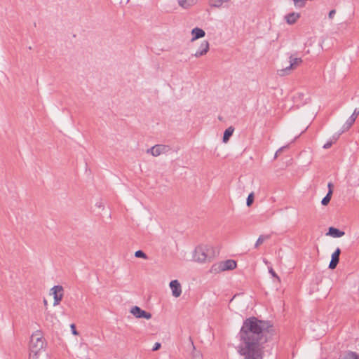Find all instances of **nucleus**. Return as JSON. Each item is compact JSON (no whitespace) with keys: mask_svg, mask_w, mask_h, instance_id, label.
Segmentation results:
<instances>
[{"mask_svg":"<svg viewBox=\"0 0 359 359\" xmlns=\"http://www.w3.org/2000/svg\"><path fill=\"white\" fill-rule=\"evenodd\" d=\"M273 323L256 317L246 318L239 332L241 341H267L274 334Z\"/></svg>","mask_w":359,"mask_h":359,"instance_id":"obj_1","label":"nucleus"},{"mask_svg":"<svg viewBox=\"0 0 359 359\" xmlns=\"http://www.w3.org/2000/svg\"><path fill=\"white\" fill-rule=\"evenodd\" d=\"M244 346H239V353L244 356V359H263L262 348L261 344L266 341H242Z\"/></svg>","mask_w":359,"mask_h":359,"instance_id":"obj_2","label":"nucleus"},{"mask_svg":"<svg viewBox=\"0 0 359 359\" xmlns=\"http://www.w3.org/2000/svg\"><path fill=\"white\" fill-rule=\"evenodd\" d=\"M45 346V340L40 331L34 332L30 339L29 345V359H38Z\"/></svg>","mask_w":359,"mask_h":359,"instance_id":"obj_3","label":"nucleus"},{"mask_svg":"<svg viewBox=\"0 0 359 359\" xmlns=\"http://www.w3.org/2000/svg\"><path fill=\"white\" fill-rule=\"evenodd\" d=\"M215 256V251L212 246L209 245H201L196 248L194 251V259L200 262L210 261Z\"/></svg>","mask_w":359,"mask_h":359,"instance_id":"obj_4","label":"nucleus"},{"mask_svg":"<svg viewBox=\"0 0 359 359\" xmlns=\"http://www.w3.org/2000/svg\"><path fill=\"white\" fill-rule=\"evenodd\" d=\"M289 59L290 65L286 67L285 68H283L278 71V74L280 76H285L286 74H289L291 70L296 69L303 62L302 58L293 57L292 55H290Z\"/></svg>","mask_w":359,"mask_h":359,"instance_id":"obj_5","label":"nucleus"},{"mask_svg":"<svg viewBox=\"0 0 359 359\" xmlns=\"http://www.w3.org/2000/svg\"><path fill=\"white\" fill-rule=\"evenodd\" d=\"M172 150L169 145L165 144H156L148 149L147 152L150 153L153 156H158L161 154L168 153Z\"/></svg>","mask_w":359,"mask_h":359,"instance_id":"obj_6","label":"nucleus"},{"mask_svg":"<svg viewBox=\"0 0 359 359\" xmlns=\"http://www.w3.org/2000/svg\"><path fill=\"white\" fill-rule=\"evenodd\" d=\"M130 313L137 318H145L149 320L151 318V314L144 310H142L137 306H134L130 309Z\"/></svg>","mask_w":359,"mask_h":359,"instance_id":"obj_7","label":"nucleus"},{"mask_svg":"<svg viewBox=\"0 0 359 359\" xmlns=\"http://www.w3.org/2000/svg\"><path fill=\"white\" fill-rule=\"evenodd\" d=\"M51 291L54 299L53 305H58L63 297V287L61 285H55L51 288Z\"/></svg>","mask_w":359,"mask_h":359,"instance_id":"obj_8","label":"nucleus"},{"mask_svg":"<svg viewBox=\"0 0 359 359\" xmlns=\"http://www.w3.org/2000/svg\"><path fill=\"white\" fill-rule=\"evenodd\" d=\"M359 114V111L357 109H355L353 113L349 116L346 123L342 126L341 130V133H344L345 131L349 130V128L353 126L357 116Z\"/></svg>","mask_w":359,"mask_h":359,"instance_id":"obj_9","label":"nucleus"},{"mask_svg":"<svg viewBox=\"0 0 359 359\" xmlns=\"http://www.w3.org/2000/svg\"><path fill=\"white\" fill-rule=\"evenodd\" d=\"M170 287L172 290V294L175 297H179L182 294V287L180 282L177 280H171Z\"/></svg>","mask_w":359,"mask_h":359,"instance_id":"obj_10","label":"nucleus"},{"mask_svg":"<svg viewBox=\"0 0 359 359\" xmlns=\"http://www.w3.org/2000/svg\"><path fill=\"white\" fill-rule=\"evenodd\" d=\"M209 49H210V44H209L208 41H203L201 43L198 50L192 55L196 57H200L201 56L206 55V53L208 52Z\"/></svg>","mask_w":359,"mask_h":359,"instance_id":"obj_11","label":"nucleus"},{"mask_svg":"<svg viewBox=\"0 0 359 359\" xmlns=\"http://www.w3.org/2000/svg\"><path fill=\"white\" fill-rule=\"evenodd\" d=\"M340 254H341V249L339 248H337L332 255L331 261L329 264V269H334L337 267V266L339 262Z\"/></svg>","mask_w":359,"mask_h":359,"instance_id":"obj_12","label":"nucleus"},{"mask_svg":"<svg viewBox=\"0 0 359 359\" xmlns=\"http://www.w3.org/2000/svg\"><path fill=\"white\" fill-rule=\"evenodd\" d=\"M191 35L192 39H191V41H194L196 39L204 37L205 35V32L201 28L195 27L191 30Z\"/></svg>","mask_w":359,"mask_h":359,"instance_id":"obj_13","label":"nucleus"},{"mask_svg":"<svg viewBox=\"0 0 359 359\" xmlns=\"http://www.w3.org/2000/svg\"><path fill=\"white\" fill-rule=\"evenodd\" d=\"M299 18L300 13L295 12L290 13L285 16V19L289 25L294 24Z\"/></svg>","mask_w":359,"mask_h":359,"instance_id":"obj_14","label":"nucleus"},{"mask_svg":"<svg viewBox=\"0 0 359 359\" xmlns=\"http://www.w3.org/2000/svg\"><path fill=\"white\" fill-rule=\"evenodd\" d=\"M345 234V232L339 230L335 227L331 226L328 229V232L327 235L330 236L333 238H339L343 236Z\"/></svg>","mask_w":359,"mask_h":359,"instance_id":"obj_15","label":"nucleus"},{"mask_svg":"<svg viewBox=\"0 0 359 359\" xmlns=\"http://www.w3.org/2000/svg\"><path fill=\"white\" fill-rule=\"evenodd\" d=\"M222 262L225 271L234 269L237 266L236 262L233 259H227L222 261Z\"/></svg>","mask_w":359,"mask_h":359,"instance_id":"obj_16","label":"nucleus"},{"mask_svg":"<svg viewBox=\"0 0 359 359\" xmlns=\"http://www.w3.org/2000/svg\"><path fill=\"white\" fill-rule=\"evenodd\" d=\"M224 271L225 270L224 268L222 261L219 262L218 263L214 264L210 269V272L213 273H218L219 272Z\"/></svg>","mask_w":359,"mask_h":359,"instance_id":"obj_17","label":"nucleus"},{"mask_svg":"<svg viewBox=\"0 0 359 359\" xmlns=\"http://www.w3.org/2000/svg\"><path fill=\"white\" fill-rule=\"evenodd\" d=\"M233 131L234 128L233 126H229L225 130L222 138L223 142L226 143L229 140V138L233 135Z\"/></svg>","mask_w":359,"mask_h":359,"instance_id":"obj_18","label":"nucleus"},{"mask_svg":"<svg viewBox=\"0 0 359 359\" xmlns=\"http://www.w3.org/2000/svg\"><path fill=\"white\" fill-rule=\"evenodd\" d=\"M339 359H359V355L355 352L348 351Z\"/></svg>","mask_w":359,"mask_h":359,"instance_id":"obj_19","label":"nucleus"},{"mask_svg":"<svg viewBox=\"0 0 359 359\" xmlns=\"http://www.w3.org/2000/svg\"><path fill=\"white\" fill-rule=\"evenodd\" d=\"M271 238L270 235H261L257 240L255 248H257L260 245H262L264 241L268 240Z\"/></svg>","mask_w":359,"mask_h":359,"instance_id":"obj_20","label":"nucleus"},{"mask_svg":"<svg viewBox=\"0 0 359 359\" xmlns=\"http://www.w3.org/2000/svg\"><path fill=\"white\" fill-rule=\"evenodd\" d=\"M209 6L213 8H219L223 5L222 0H209Z\"/></svg>","mask_w":359,"mask_h":359,"instance_id":"obj_21","label":"nucleus"},{"mask_svg":"<svg viewBox=\"0 0 359 359\" xmlns=\"http://www.w3.org/2000/svg\"><path fill=\"white\" fill-rule=\"evenodd\" d=\"M178 4L184 9H189L191 7V4L187 1V0H178Z\"/></svg>","mask_w":359,"mask_h":359,"instance_id":"obj_22","label":"nucleus"},{"mask_svg":"<svg viewBox=\"0 0 359 359\" xmlns=\"http://www.w3.org/2000/svg\"><path fill=\"white\" fill-rule=\"evenodd\" d=\"M331 193H327L326 196L322 199L321 204L323 205H327L331 200L332 198Z\"/></svg>","mask_w":359,"mask_h":359,"instance_id":"obj_23","label":"nucleus"},{"mask_svg":"<svg viewBox=\"0 0 359 359\" xmlns=\"http://www.w3.org/2000/svg\"><path fill=\"white\" fill-rule=\"evenodd\" d=\"M254 198H255L254 193L251 192L248 195L247 200H246V205L248 207H250L252 205V204L254 202Z\"/></svg>","mask_w":359,"mask_h":359,"instance_id":"obj_24","label":"nucleus"},{"mask_svg":"<svg viewBox=\"0 0 359 359\" xmlns=\"http://www.w3.org/2000/svg\"><path fill=\"white\" fill-rule=\"evenodd\" d=\"M135 257L137 258H142L144 259H148L147 255L141 250H139L135 252Z\"/></svg>","mask_w":359,"mask_h":359,"instance_id":"obj_25","label":"nucleus"},{"mask_svg":"<svg viewBox=\"0 0 359 359\" xmlns=\"http://www.w3.org/2000/svg\"><path fill=\"white\" fill-rule=\"evenodd\" d=\"M304 1L305 0H293L294 5L299 8H302L305 6Z\"/></svg>","mask_w":359,"mask_h":359,"instance_id":"obj_26","label":"nucleus"},{"mask_svg":"<svg viewBox=\"0 0 359 359\" xmlns=\"http://www.w3.org/2000/svg\"><path fill=\"white\" fill-rule=\"evenodd\" d=\"M269 273L273 276V277H275L276 278L278 279V280L280 282V278L278 276V275L276 274V273L273 271V269L271 267V268H269Z\"/></svg>","mask_w":359,"mask_h":359,"instance_id":"obj_27","label":"nucleus"},{"mask_svg":"<svg viewBox=\"0 0 359 359\" xmlns=\"http://www.w3.org/2000/svg\"><path fill=\"white\" fill-rule=\"evenodd\" d=\"M287 147V146H283L282 147H280V149H278L276 154H275V156H274V158H276L278 157V156Z\"/></svg>","mask_w":359,"mask_h":359,"instance_id":"obj_28","label":"nucleus"},{"mask_svg":"<svg viewBox=\"0 0 359 359\" xmlns=\"http://www.w3.org/2000/svg\"><path fill=\"white\" fill-rule=\"evenodd\" d=\"M71 327V330H72V332L74 335L75 336H77L79 335V332H77L76 329V325L74 324H72L70 325Z\"/></svg>","mask_w":359,"mask_h":359,"instance_id":"obj_29","label":"nucleus"},{"mask_svg":"<svg viewBox=\"0 0 359 359\" xmlns=\"http://www.w3.org/2000/svg\"><path fill=\"white\" fill-rule=\"evenodd\" d=\"M334 144L333 141L332 140H329L327 141L324 145H323V148L324 149H329L332 147V145Z\"/></svg>","mask_w":359,"mask_h":359,"instance_id":"obj_30","label":"nucleus"},{"mask_svg":"<svg viewBox=\"0 0 359 359\" xmlns=\"http://www.w3.org/2000/svg\"><path fill=\"white\" fill-rule=\"evenodd\" d=\"M193 359H203V356L199 352H194L193 353Z\"/></svg>","mask_w":359,"mask_h":359,"instance_id":"obj_31","label":"nucleus"},{"mask_svg":"<svg viewBox=\"0 0 359 359\" xmlns=\"http://www.w3.org/2000/svg\"><path fill=\"white\" fill-rule=\"evenodd\" d=\"M341 131L339 133H336L332 136V138L331 140L333 141L334 143L337 142V140L339 139V136L341 135Z\"/></svg>","mask_w":359,"mask_h":359,"instance_id":"obj_32","label":"nucleus"},{"mask_svg":"<svg viewBox=\"0 0 359 359\" xmlns=\"http://www.w3.org/2000/svg\"><path fill=\"white\" fill-rule=\"evenodd\" d=\"M327 187H328L327 193H331V194L332 195V194H333V188H334L333 183L332 182H329L328 184H327Z\"/></svg>","mask_w":359,"mask_h":359,"instance_id":"obj_33","label":"nucleus"},{"mask_svg":"<svg viewBox=\"0 0 359 359\" xmlns=\"http://www.w3.org/2000/svg\"><path fill=\"white\" fill-rule=\"evenodd\" d=\"M161 346V344L158 342H156L155 343V344L154 345L153 348H152V351H157L158 350Z\"/></svg>","mask_w":359,"mask_h":359,"instance_id":"obj_34","label":"nucleus"},{"mask_svg":"<svg viewBox=\"0 0 359 359\" xmlns=\"http://www.w3.org/2000/svg\"><path fill=\"white\" fill-rule=\"evenodd\" d=\"M335 13H336V11H335L334 9L331 10V11L329 12V15H328L329 18H330V19H332V18H334V16Z\"/></svg>","mask_w":359,"mask_h":359,"instance_id":"obj_35","label":"nucleus"},{"mask_svg":"<svg viewBox=\"0 0 359 359\" xmlns=\"http://www.w3.org/2000/svg\"><path fill=\"white\" fill-rule=\"evenodd\" d=\"M187 1L191 4V6H193L197 4L198 0H187Z\"/></svg>","mask_w":359,"mask_h":359,"instance_id":"obj_36","label":"nucleus"},{"mask_svg":"<svg viewBox=\"0 0 359 359\" xmlns=\"http://www.w3.org/2000/svg\"><path fill=\"white\" fill-rule=\"evenodd\" d=\"M231 0H222V2L223 3H227L229 2Z\"/></svg>","mask_w":359,"mask_h":359,"instance_id":"obj_37","label":"nucleus"},{"mask_svg":"<svg viewBox=\"0 0 359 359\" xmlns=\"http://www.w3.org/2000/svg\"><path fill=\"white\" fill-rule=\"evenodd\" d=\"M43 303H44L45 306H46L48 304L47 301L46 299L43 300Z\"/></svg>","mask_w":359,"mask_h":359,"instance_id":"obj_38","label":"nucleus"},{"mask_svg":"<svg viewBox=\"0 0 359 359\" xmlns=\"http://www.w3.org/2000/svg\"><path fill=\"white\" fill-rule=\"evenodd\" d=\"M218 118H219V120H222V118L221 116H219Z\"/></svg>","mask_w":359,"mask_h":359,"instance_id":"obj_39","label":"nucleus"}]
</instances>
